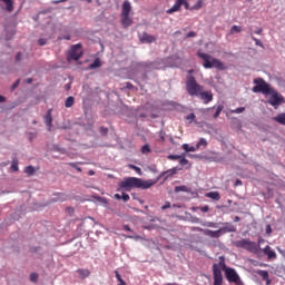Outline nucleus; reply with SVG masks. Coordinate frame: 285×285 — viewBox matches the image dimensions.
Instances as JSON below:
<instances>
[{"label": "nucleus", "mask_w": 285, "mask_h": 285, "mask_svg": "<svg viewBox=\"0 0 285 285\" xmlns=\"http://www.w3.org/2000/svg\"><path fill=\"white\" fill-rule=\"evenodd\" d=\"M155 184H157V180H144L137 177H129L120 183V188H141L142 190H148V188H153Z\"/></svg>", "instance_id": "f257e3e1"}, {"label": "nucleus", "mask_w": 285, "mask_h": 285, "mask_svg": "<svg viewBox=\"0 0 285 285\" xmlns=\"http://www.w3.org/2000/svg\"><path fill=\"white\" fill-rule=\"evenodd\" d=\"M197 57H199V59H203V67L206 69L216 68V70H226V65H224L222 60L213 58L208 53L198 51Z\"/></svg>", "instance_id": "f03ea898"}, {"label": "nucleus", "mask_w": 285, "mask_h": 285, "mask_svg": "<svg viewBox=\"0 0 285 285\" xmlns=\"http://www.w3.org/2000/svg\"><path fill=\"white\" fill-rule=\"evenodd\" d=\"M230 267L226 266V262L224 259V256L219 257V263L213 264V277H214V285H223L224 284V275L222 274V271L226 273V271H229Z\"/></svg>", "instance_id": "7ed1b4c3"}, {"label": "nucleus", "mask_w": 285, "mask_h": 285, "mask_svg": "<svg viewBox=\"0 0 285 285\" xmlns=\"http://www.w3.org/2000/svg\"><path fill=\"white\" fill-rule=\"evenodd\" d=\"M186 90L190 97H199V94L204 90V86L197 83L195 76H187Z\"/></svg>", "instance_id": "20e7f679"}, {"label": "nucleus", "mask_w": 285, "mask_h": 285, "mask_svg": "<svg viewBox=\"0 0 285 285\" xmlns=\"http://www.w3.org/2000/svg\"><path fill=\"white\" fill-rule=\"evenodd\" d=\"M234 246H236V248H244V250L253 253L254 255L259 253V245H257L255 242H252L250 239L243 238L240 240H236Z\"/></svg>", "instance_id": "39448f33"}, {"label": "nucleus", "mask_w": 285, "mask_h": 285, "mask_svg": "<svg viewBox=\"0 0 285 285\" xmlns=\"http://www.w3.org/2000/svg\"><path fill=\"white\" fill-rule=\"evenodd\" d=\"M255 86L253 87V92H262V95L268 96L269 92H273V87L264 80V78L254 79Z\"/></svg>", "instance_id": "423d86ee"}, {"label": "nucleus", "mask_w": 285, "mask_h": 285, "mask_svg": "<svg viewBox=\"0 0 285 285\" xmlns=\"http://www.w3.org/2000/svg\"><path fill=\"white\" fill-rule=\"evenodd\" d=\"M83 57V50L81 49V43L72 45L70 51L67 55L68 61H79Z\"/></svg>", "instance_id": "0eeeda50"}, {"label": "nucleus", "mask_w": 285, "mask_h": 285, "mask_svg": "<svg viewBox=\"0 0 285 285\" xmlns=\"http://www.w3.org/2000/svg\"><path fill=\"white\" fill-rule=\"evenodd\" d=\"M225 277L229 284H235V285H244V282H242V277H239V274H237V271L235 268L229 267L225 272Z\"/></svg>", "instance_id": "6e6552de"}, {"label": "nucleus", "mask_w": 285, "mask_h": 285, "mask_svg": "<svg viewBox=\"0 0 285 285\" xmlns=\"http://www.w3.org/2000/svg\"><path fill=\"white\" fill-rule=\"evenodd\" d=\"M269 99L267 100V104L269 106H274V108H277V106H282V104H285L284 96H282L279 92H277L275 89H272V92Z\"/></svg>", "instance_id": "1a4fd4ad"}, {"label": "nucleus", "mask_w": 285, "mask_h": 285, "mask_svg": "<svg viewBox=\"0 0 285 285\" xmlns=\"http://www.w3.org/2000/svg\"><path fill=\"white\" fill-rule=\"evenodd\" d=\"M183 6L185 10H190L191 8L190 3H188V0H176L175 4L167 10V14H173V12H179Z\"/></svg>", "instance_id": "9d476101"}, {"label": "nucleus", "mask_w": 285, "mask_h": 285, "mask_svg": "<svg viewBox=\"0 0 285 285\" xmlns=\"http://www.w3.org/2000/svg\"><path fill=\"white\" fill-rule=\"evenodd\" d=\"M200 233L206 235V237H212V239H219V236L222 235V230H212V229H204V228H198Z\"/></svg>", "instance_id": "9b49d317"}, {"label": "nucleus", "mask_w": 285, "mask_h": 285, "mask_svg": "<svg viewBox=\"0 0 285 285\" xmlns=\"http://www.w3.org/2000/svg\"><path fill=\"white\" fill-rule=\"evenodd\" d=\"M198 97L205 105H208L213 101V91H204L203 89L200 90V94H198Z\"/></svg>", "instance_id": "f8f14e48"}, {"label": "nucleus", "mask_w": 285, "mask_h": 285, "mask_svg": "<svg viewBox=\"0 0 285 285\" xmlns=\"http://www.w3.org/2000/svg\"><path fill=\"white\" fill-rule=\"evenodd\" d=\"M43 121L49 131L52 130V109H49L43 117Z\"/></svg>", "instance_id": "ddd939ff"}, {"label": "nucleus", "mask_w": 285, "mask_h": 285, "mask_svg": "<svg viewBox=\"0 0 285 285\" xmlns=\"http://www.w3.org/2000/svg\"><path fill=\"white\" fill-rule=\"evenodd\" d=\"M131 10H132V4H130V1L125 0L122 2L121 14L120 16H130Z\"/></svg>", "instance_id": "4468645a"}, {"label": "nucleus", "mask_w": 285, "mask_h": 285, "mask_svg": "<svg viewBox=\"0 0 285 285\" xmlns=\"http://www.w3.org/2000/svg\"><path fill=\"white\" fill-rule=\"evenodd\" d=\"M263 253L267 256V259H277V253H275L268 245L263 248Z\"/></svg>", "instance_id": "2eb2a0df"}, {"label": "nucleus", "mask_w": 285, "mask_h": 285, "mask_svg": "<svg viewBox=\"0 0 285 285\" xmlns=\"http://www.w3.org/2000/svg\"><path fill=\"white\" fill-rule=\"evenodd\" d=\"M141 43H153L154 41H157V39L154 36L148 35L147 32H142L140 36Z\"/></svg>", "instance_id": "dca6fc26"}, {"label": "nucleus", "mask_w": 285, "mask_h": 285, "mask_svg": "<svg viewBox=\"0 0 285 285\" xmlns=\"http://www.w3.org/2000/svg\"><path fill=\"white\" fill-rule=\"evenodd\" d=\"M120 23L122 27L125 28H130V26H132V20L130 18V16H120Z\"/></svg>", "instance_id": "f3484780"}, {"label": "nucleus", "mask_w": 285, "mask_h": 285, "mask_svg": "<svg viewBox=\"0 0 285 285\" xmlns=\"http://www.w3.org/2000/svg\"><path fill=\"white\" fill-rule=\"evenodd\" d=\"M219 230L222 235H224L225 233H235V226H233L232 224L225 223V226L222 227Z\"/></svg>", "instance_id": "a211bd4d"}, {"label": "nucleus", "mask_w": 285, "mask_h": 285, "mask_svg": "<svg viewBox=\"0 0 285 285\" xmlns=\"http://www.w3.org/2000/svg\"><path fill=\"white\" fill-rule=\"evenodd\" d=\"M205 197H208L209 199H214V202H219L222 199L219 191H209L205 194Z\"/></svg>", "instance_id": "6ab92c4d"}, {"label": "nucleus", "mask_w": 285, "mask_h": 285, "mask_svg": "<svg viewBox=\"0 0 285 285\" xmlns=\"http://www.w3.org/2000/svg\"><path fill=\"white\" fill-rule=\"evenodd\" d=\"M274 121L281 124V126H285V112L278 114L276 117L273 118Z\"/></svg>", "instance_id": "aec40b11"}, {"label": "nucleus", "mask_w": 285, "mask_h": 285, "mask_svg": "<svg viewBox=\"0 0 285 285\" xmlns=\"http://www.w3.org/2000/svg\"><path fill=\"white\" fill-rule=\"evenodd\" d=\"M56 198H53V202H67L68 200V195L65 193H57L55 194Z\"/></svg>", "instance_id": "412c9836"}, {"label": "nucleus", "mask_w": 285, "mask_h": 285, "mask_svg": "<svg viewBox=\"0 0 285 285\" xmlns=\"http://www.w3.org/2000/svg\"><path fill=\"white\" fill-rule=\"evenodd\" d=\"M96 68H101V60L96 58L92 63L88 66V70H95Z\"/></svg>", "instance_id": "4be33fe9"}, {"label": "nucleus", "mask_w": 285, "mask_h": 285, "mask_svg": "<svg viewBox=\"0 0 285 285\" xmlns=\"http://www.w3.org/2000/svg\"><path fill=\"white\" fill-rule=\"evenodd\" d=\"M164 175H167L165 179H168V177H173V175H177V168L168 169L167 171H164L160 174V177H164Z\"/></svg>", "instance_id": "5701e85b"}, {"label": "nucleus", "mask_w": 285, "mask_h": 285, "mask_svg": "<svg viewBox=\"0 0 285 285\" xmlns=\"http://www.w3.org/2000/svg\"><path fill=\"white\" fill-rule=\"evenodd\" d=\"M175 193H190V188H188L186 185L176 186Z\"/></svg>", "instance_id": "b1692460"}, {"label": "nucleus", "mask_w": 285, "mask_h": 285, "mask_svg": "<svg viewBox=\"0 0 285 285\" xmlns=\"http://www.w3.org/2000/svg\"><path fill=\"white\" fill-rule=\"evenodd\" d=\"M75 106V97L69 96L65 101V108H72Z\"/></svg>", "instance_id": "393cba45"}, {"label": "nucleus", "mask_w": 285, "mask_h": 285, "mask_svg": "<svg viewBox=\"0 0 285 285\" xmlns=\"http://www.w3.org/2000/svg\"><path fill=\"white\" fill-rule=\"evenodd\" d=\"M11 171L19 173V160L17 158L11 161Z\"/></svg>", "instance_id": "a878e982"}, {"label": "nucleus", "mask_w": 285, "mask_h": 285, "mask_svg": "<svg viewBox=\"0 0 285 285\" xmlns=\"http://www.w3.org/2000/svg\"><path fill=\"white\" fill-rule=\"evenodd\" d=\"M3 3H6V10L7 12H12L14 10V6L12 4V0H1Z\"/></svg>", "instance_id": "bb28decb"}, {"label": "nucleus", "mask_w": 285, "mask_h": 285, "mask_svg": "<svg viewBox=\"0 0 285 285\" xmlns=\"http://www.w3.org/2000/svg\"><path fill=\"white\" fill-rule=\"evenodd\" d=\"M204 8V0H198L191 8L190 10H202Z\"/></svg>", "instance_id": "cd10ccee"}, {"label": "nucleus", "mask_w": 285, "mask_h": 285, "mask_svg": "<svg viewBox=\"0 0 285 285\" xmlns=\"http://www.w3.org/2000/svg\"><path fill=\"white\" fill-rule=\"evenodd\" d=\"M24 173H26V175H28L29 177H32V175H35V173H36V170H35V167L33 166H27L26 168H24Z\"/></svg>", "instance_id": "c85d7f7f"}, {"label": "nucleus", "mask_w": 285, "mask_h": 285, "mask_svg": "<svg viewBox=\"0 0 285 285\" xmlns=\"http://www.w3.org/2000/svg\"><path fill=\"white\" fill-rule=\"evenodd\" d=\"M236 33H239L242 32V27L240 26H237V24H234L232 26L230 30H229V35H235Z\"/></svg>", "instance_id": "c756f323"}, {"label": "nucleus", "mask_w": 285, "mask_h": 285, "mask_svg": "<svg viewBox=\"0 0 285 285\" xmlns=\"http://www.w3.org/2000/svg\"><path fill=\"white\" fill-rule=\"evenodd\" d=\"M183 150H185V153H195V150H197V147L196 148L194 146L189 147L188 144H184Z\"/></svg>", "instance_id": "7c9ffc66"}, {"label": "nucleus", "mask_w": 285, "mask_h": 285, "mask_svg": "<svg viewBox=\"0 0 285 285\" xmlns=\"http://www.w3.org/2000/svg\"><path fill=\"white\" fill-rule=\"evenodd\" d=\"M202 146H204V148H206L208 146V141H206V138H200L196 145V148L199 149V148H202Z\"/></svg>", "instance_id": "2f4dec72"}, {"label": "nucleus", "mask_w": 285, "mask_h": 285, "mask_svg": "<svg viewBox=\"0 0 285 285\" xmlns=\"http://www.w3.org/2000/svg\"><path fill=\"white\" fill-rule=\"evenodd\" d=\"M257 275H259V277H262L265 282H268V273L266 271L259 269Z\"/></svg>", "instance_id": "473e14b6"}, {"label": "nucleus", "mask_w": 285, "mask_h": 285, "mask_svg": "<svg viewBox=\"0 0 285 285\" xmlns=\"http://www.w3.org/2000/svg\"><path fill=\"white\" fill-rule=\"evenodd\" d=\"M222 110H224V105H218L214 114V119H217L222 115Z\"/></svg>", "instance_id": "72a5a7b5"}, {"label": "nucleus", "mask_w": 285, "mask_h": 285, "mask_svg": "<svg viewBox=\"0 0 285 285\" xmlns=\"http://www.w3.org/2000/svg\"><path fill=\"white\" fill-rule=\"evenodd\" d=\"M115 275L120 285H126V281L121 278V274L118 271H115Z\"/></svg>", "instance_id": "f704fd0d"}, {"label": "nucleus", "mask_w": 285, "mask_h": 285, "mask_svg": "<svg viewBox=\"0 0 285 285\" xmlns=\"http://www.w3.org/2000/svg\"><path fill=\"white\" fill-rule=\"evenodd\" d=\"M78 274H79L81 277H89L90 271H88V269H78Z\"/></svg>", "instance_id": "c9c22d12"}, {"label": "nucleus", "mask_w": 285, "mask_h": 285, "mask_svg": "<svg viewBox=\"0 0 285 285\" xmlns=\"http://www.w3.org/2000/svg\"><path fill=\"white\" fill-rule=\"evenodd\" d=\"M244 110H246V107H238L236 109L232 110L233 115H242V112H244Z\"/></svg>", "instance_id": "e433bc0d"}, {"label": "nucleus", "mask_w": 285, "mask_h": 285, "mask_svg": "<svg viewBox=\"0 0 285 285\" xmlns=\"http://www.w3.org/2000/svg\"><path fill=\"white\" fill-rule=\"evenodd\" d=\"M38 281H39V274L31 273L30 274V282H33V284H37Z\"/></svg>", "instance_id": "4c0bfd02"}, {"label": "nucleus", "mask_w": 285, "mask_h": 285, "mask_svg": "<svg viewBox=\"0 0 285 285\" xmlns=\"http://www.w3.org/2000/svg\"><path fill=\"white\" fill-rule=\"evenodd\" d=\"M167 159H170L171 161H176L177 159H181V156H179V155H169V156H167Z\"/></svg>", "instance_id": "58836bf2"}, {"label": "nucleus", "mask_w": 285, "mask_h": 285, "mask_svg": "<svg viewBox=\"0 0 285 285\" xmlns=\"http://www.w3.org/2000/svg\"><path fill=\"white\" fill-rule=\"evenodd\" d=\"M252 39L253 41H255V46H259L261 48H264V43H262V41H259V39L255 38L253 35H252Z\"/></svg>", "instance_id": "ea45409f"}, {"label": "nucleus", "mask_w": 285, "mask_h": 285, "mask_svg": "<svg viewBox=\"0 0 285 285\" xmlns=\"http://www.w3.org/2000/svg\"><path fill=\"white\" fill-rule=\"evenodd\" d=\"M129 168H131V170H135L138 175H141V168L135 165H129Z\"/></svg>", "instance_id": "a19ab883"}, {"label": "nucleus", "mask_w": 285, "mask_h": 285, "mask_svg": "<svg viewBox=\"0 0 285 285\" xmlns=\"http://www.w3.org/2000/svg\"><path fill=\"white\" fill-rule=\"evenodd\" d=\"M141 153H142V155H146L147 153H150V146H148V145L142 146Z\"/></svg>", "instance_id": "79ce46f5"}, {"label": "nucleus", "mask_w": 285, "mask_h": 285, "mask_svg": "<svg viewBox=\"0 0 285 285\" xmlns=\"http://www.w3.org/2000/svg\"><path fill=\"white\" fill-rule=\"evenodd\" d=\"M127 239H144V237L139 236V235H128L126 236Z\"/></svg>", "instance_id": "37998d69"}, {"label": "nucleus", "mask_w": 285, "mask_h": 285, "mask_svg": "<svg viewBox=\"0 0 285 285\" xmlns=\"http://www.w3.org/2000/svg\"><path fill=\"white\" fill-rule=\"evenodd\" d=\"M266 243V239L262 238V237H258V240L256 243V246H258V252H259V248L262 246V244H265Z\"/></svg>", "instance_id": "c03bdc74"}, {"label": "nucleus", "mask_w": 285, "mask_h": 285, "mask_svg": "<svg viewBox=\"0 0 285 285\" xmlns=\"http://www.w3.org/2000/svg\"><path fill=\"white\" fill-rule=\"evenodd\" d=\"M208 228H217V223L208 222L205 224Z\"/></svg>", "instance_id": "a18cd8bd"}, {"label": "nucleus", "mask_w": 285, "mask_h": 285, "mask_svg": "<svg viewBox=\"0 0 285 285\" xmlns=\"http://www.w3.org/2000/svg\"><path fill=\"white\" fill-rule=\"evenodd\" d=\"M179 164H180V166H187L188 159L181 157V158H179Z\"/></svg>", "instance_id": "49530a36"}, {"label": "nucleus", "mask_w": 285, "mask_h": 285, "mask_svg": "<svg viewBox=\"0 0 285 285\" xmlns=\"http://www.w3.org/2000/svg\"><path fill=\"white\" fill-rule=\"evenodd\" d=\"M121 199H122L124 202H129V200H130V195H128V194H126V193H122Z\"/></svg>", "instance_id": "de8ad7c7"}, {"label": "nucleus", "mask_w": 285, "mask_h": 285, "mask_svg": "<svg viewBox=\"0 0 285 285\" xmlns=\"http://www.w3.org/2000/svg\"><path fill=\"white\" fill-rule=\"evenodd\" d=\"M195 114H189V115H187V117H186V119H187V121H195Z\"/></svg>", "instance_id": "09e8293b"}, {"label": "nucleus", "mask_w": 285, "mask_h": 285, "mask_svg": "<svg viewBox=\"0 0 285 285\" xmlns=\"http://www.w3.org/2000/svg\"><path fill=\"white\" fill-rule=\"evenodd\" d=\"M199 210H202V213H208V210H210V207H208V205H205L203 207H199Z\"/></svg>", "instance_id": "8fccbe9b"}, {"label": "nucleus", "mask_w": 285, "mask_h": 285, "mask_svg": "<svg viewBox=\"0 0 285 285\" xmlns=\"http://www.w3.org/2000/svg\"><path fill=\"white\" fill-rule=\"evenodd\" d=\"M19 83H21V80L18 79L12 86H11V90H14L16 88H19Z\"/></svg>", "instance_id": "3c124183"}, {"label": "nucleus", "mask_w": 285, "mask_h": 285, "mask_svg": "<svg viewBox=\"0 0 285 285\" xmlns=\"http://www.w3.org/2000/svg\"><path fill=\"white\" fill-rule=\"evenodd\" d=\"M170 208V202H166L165 205L161 206V210H168Z\"/></svg>", "instance_id": "603ef678"}, {"label": "nucleus", "mask_w": 285, "mask_h": 285, "mask_svg": "<svg viewBox=\"0 0 285 285\" xmlns=\"http://www.w3.org/2000/svg\"><path fill=\"white\" fill-rule=\"evenodd\" d=\"M47 42H48V40H46V38H40L38 40L39 46H46Z\"/></svg>", "instance_id": "864d4df0"}, {"label": "nucleus", "mask_w": 285, "mask_h": 285, "mask_svg": "<svg viewBox=\"0 0 285 285\" xmlns=\"http://www.w3.org/2000/svg\"><path fill=\"white\" fill-rule=\"evenodd\" d=\"M66 213H68V215H73L75 214V208L67 207Z\"/></svg>", "instance_id": "5fc2aeb1"}, {"label": "nucleus", "mask_w": 285, "mask_h": 285, "mask_svg": "<svg viewBox=\"0 0 285 285\" xmlns=\"http://www.w3.org/2000/svg\"><path fill=\"white\" fill-rule=\"evenodd\" d=\"M271 233H273V228L271 227V225L266 226V234L271 235Z\"/></svg>", "instance_id": "6e6d98bb"}, {"label": "nucleus", "mask_w": 285, "mask_h": 285, "mask_svg": "<svg viewBox=\"0 0 285 285\" xmlns=\"http://www.w3.org/2000/svg\"><path fill=\"white\" fill-rule=\"evenodd\" d=\"M190 37H197V32H195V31H189V32L187 33V38H190Z\"/></svg>", "instance_id": "4d7b16f0"}, {"label": "nucleus", "mask_w": 285, "mask_h": 285, "mask_svg": "<svg viewBox=\"0 0 285 285\" xmlns=\"http://www.w3.org/2000/svg\"><path fill=\"white\" fill-rule=\"evenodd\" d=\"M124 230H126L127 233H132V229L130 228V226L128 225H124Z\"/></svg>", "instance_id": "13d9d810"}, {"label": "nucleus", "mask_w": 285, "mask_h": 285, "mask_svg": "<svg viewBox=\"0 0 285 285\" xmlns=\"http://www.w3.org/2000/svg\"><path fill=\"white\" fill-rule=\"evenodd\" d=\"M100 132H101L102 135H108V128L101 127V128H100Z\"/></svg>", "instance_id": "bf43d9fd"}, {"label": "nucleus", "mask_w": 285, "mask_h": 285, "mask_svg": "<svg viewBox=\"0 0 285 285\" xmlns=\"http://www.w3.org/2000/svg\"><path fill=\"white\" fill-rule=\"evenodd\" d=\"M159 137H160V141H166V136L164 131H160Z\"/></svg>", "instance_id": "052dcab7"}, {"label": "nucleus", "mask_w": 285, "mask_h": 285, "mask_svg": "<svg viewBox=\"0 0 285 285\" xmlns=\"http://www.w3.org/2000/svg\"><path fill=\"white\" fill-rule=\"evenodd\" d=\"M126 88L128 90H132V88H135V86H132V83H130V82H126Z\"/></svg>", "instance_id": "680f3d73"}, {"label": "nucleus", "mask_w": 285, "mask_h": 285, "mask_svg": "<svg viewBox=\"0 0 285 285\" xmlns=\"http://www.w3.org/2000/svg\"><path fill=\"white\" fill-rule=\"evenodd\" d=\"M60 39H65L66 41H70L71 37L70 35L62 36Z\"/></svg>", "instance_id": "e2e57ef3"}, {"label": "nucleus", "mask_w": 285, "mask_h": 285, "mask_svg": "<svg viewBox=\"0 0 285 285\" xmlns=\"http://www.w3.org/2000/svg\"><path fill=\"white\" fill-rule=\"evenodd\" d=\"M242 185H243L242 180L236 179V181H235L234 186H242Z\"/></svg>", "instance_id": "0e129e2a"}, {"label": "nucleus", "mask_w": 285, "mask_h": 285, "mask_svg": "<svg viewBox=\"0 0 285 285\" xmlns=\"http://www.w3.org/2000/svg\"><path fill=\"white\" fill-rule=\"evenodd\" d=\"M16 61H21V52H18L16 56Z\"/></svg>", "instance_id": "69168bd1"}, {"label": "nucleus", "mask_w": 285, "mask_h": 285, "mask_svg": "<svg viewBox=\"0 0 285 285\" xmlns=\"http://www.w3.org/2000/svg\"><path fill=\"white\" fill-rule=\"evenodd\" d=\"M262 32H264V30L262 28H258L256 31H255V35H262Z\"/></svg>", "instance_id": "338daca9"}, {"label": "nucleus", "mask_w": 285, "mask_h": 285, "mask_svg": "<svg viewBox=\"0 0 285 285\" xmlns=\"http://www.w3.org/2000/svg\"><path fill=\"white\" fill-rule=\"evenodd\" d=\"M69 166H70L71 168H78L77 163H69Z\"/></svg>", "instance_id": "774afa93"}]
</instances>
